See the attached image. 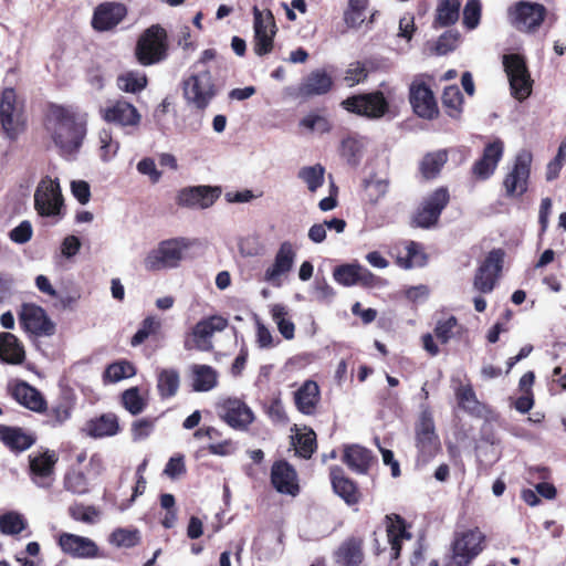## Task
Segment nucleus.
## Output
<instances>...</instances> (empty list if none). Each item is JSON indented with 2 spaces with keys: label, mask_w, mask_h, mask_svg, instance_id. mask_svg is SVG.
<instances>
[{
  "label": "nucleus",
  "mask_w": 566,
  "mask_h": 566,
  "mask_svg": "<svg viewBox=\"0 0 566 566\" xmlns=\"http://www.w3.org/2000/svg\"><path fill=\"white\" fill-rule=\"evenodd\" d=\"M43 124L46 129L54 132L53 142H83L87 130V115L75 107L49 102Z\"/></svg>",
  "instance_id": "obj_1"
},
{
  "label": "nucleus",
  "mask_w": 566,
  "mask_h": 566,
  "mask_svg": "<svg viewBox=\"0 0 566 566\" xmlns=\"http://www.w3.org/2000/svg\"><path fill=\"white\" fill-rule=\"evenodd\" d=\"M486 547V536L480 527L457 530L451 542V555L444 566H469Z\"/></svg>",
  "instance_id": "obj_2"
},
{
  "label": "nucleus",
  "mask_w": 566,
  "mask_h": 566,
  "mask_svg": "<svg viewBox=\"0 0 566 566\" xmlns=\"http://www.w3.org/2000/svg\"><path fill=\"white\" fill-rule=\"evenodd\" d=\"M169 42L167 31L159 24L147 28L138 38L135 57L143 66H150L168 57Z\"/></svg>",
  "instance_id": "obj_3"
},
{
  "label": "nucleus",
  "mask_w": 566,
  "mask_h": 566,
  "mask_svg": "<svg viewBox=\"0 0 566 566\" xmlns=\"http://www.w3.org/2000/svg\"><path fill=\"white\" fill-rule=\"evenodd\" d=\"M415 447L417 461L423 464L430 462L441 452V441L436 430L432 412L424 409L415 423Z\"/></svg>",
  "instance_id": "obj_4"
},
{
  "label": "nucleus",
  "mask_w": 566,
  "mask_h": 566,
  "mask_svg": "<svg viewBox=\"0 0 566 566\" xmlns=\"http://www.w3.org/2000/svg\"><path fill=\"white\" fill-rule=\"evenodd\" d=\"M533 155L527 149L520 150L511 169L503 178L504 196L510 199L522 198L528 190Z\"/></svg>",
  "instance_id": "obj_5"
},
{
  "label": "nucleus",
  "mask_w": 566,
  "mask_h": 566,
  "mask_svg": "<svg viewBox=\"0 0 566 566\" xmlns=\"http://www.w3.org/2000/svg\"><path fill=\"white\" fill-rule=\"evenodd\" d=\"M340 105L347 112L368 119L382 118L390 109L389 101L381 91L348 96Z\"/></svg>",
  "instance_id": "obj_6"
},
{
  "label": "nucleus",
  "mask_w": 566,
  "mask_h": 566,
  "mask_svg": "<svg viewBox=\"0 0 566 566\" xmlns=\"http://www.w3.org/2000/svg\"><path fill=\"white\" fill-rule=\"evenodd\" d=\"M17 93L13 87H6L0 94V125L10 140H15L27 129L23 109L17 107Z\"/></svg>",
  "instance_id": "obj_7"
},
{
  "label": "nucleus",
  "mask_w": 566,
  "mask_h": 566,
  "mask_svg": "<svg viewBox=\"0 0 566 566\" xmlns=\"http://www.w3.org/2000/svg\"><path fill=\"white\" fill-rule=\"evenodd\" d=\"M34 209L40 217H64V198L56 180L46 177L39 182L34 192Z\"/></svg>",
  "instance_id": "obj_8"
},
{
  "label": "nucleus",
  "mask_w": 566,
  "mask_h": 566,
  "mask_svg": "<svg viewBox=\"0 0 566 566\" xmlns=\"http://www.w3.org/2000/svg\"><path fill=\"white\" fill-rule=\"evenodd\" d=\"M464 332V326L454 315H443L436 321L433 333H426L421 336L422 348L430 357H436L441 353L438 345H447L451 339L460 337Z\"/></svg>",
  "instance_id": "obj_9"
},
{
  "label": "nucleus",
  "mask_w": 566,
  "mask_h": 566,
  "mask_svg": "<svg viewBox=\"0 0 566 566\" xmlns=\"http://www.w3.org/2000/svg\"><path fill=\"white\" fill-rule=\"evenodd\" d=\"M450 202V192L447 187H439L423 198L411 218L410 224L415 228L429 229L434 227L446 207Z\"/></svg>",
  "instance_id": "obj_10"
},
{
  "label": "nucleus",
  "mask_w": 566,
  "mask_h": 566,
  "mask_svg": "<svg viewBox=\"0 0 566 566\" xmlns=\"http://www.w3.org/2000/svg\"><path fill=\"white\" fill-rule=\"evenodd\" d=\"M217 93L218 88L208 71L191 74L182 82L185 99L199 111L206 109Z\"/></svg>",
  "instance_id": "obj_11"
},
{
  "label": "nucleus",
  "mask_w": 566,
  "mask_h": 566,
  "mask_svg": "<svg viewBox=\"0 0 566 566\" xmlns=\"http://www.w3.org/2000/svg\"><path fill=\"white\" fill-rule=\"evenodd\" d=\"M547 14L545 6L521 0L509 9L512 25L521 32L534 33L544 22Z\"/></svg>",
  "instance_id": "obj_12"
},
{
  "label": "nucleus",
  "mask_w": 566,
  "mask_h": 566,
  "mask_svg": "<svg viewBox=\"0 0 566 566\" xmlns=\"http://www.w3.org/2000/svg\"><path fill=\"white\" fill-rule=\"evenodd\" d=\"M504 258L505 251L501 248L493 249L486 254L473 277V286L476 291L489 294L494 290L503 270Z\"/></svg>",
  "instance_id": "obj_13"
},
{
  "label": "nucleus",
  "mask_w": 566,
  "mask_h": 566,
  "mask_svg": "<svg viewBox=\"0 0 566 566\" xmlns=\"http://www.w3.org/2000/svg\"><path fill=\"white\" fill-rule=\"evenodd\" d=\"M218 417L235 430H245L254 421L251 408L239 398H226L216 403Z\"/></svg>",
  "instance_id": "obj_14"
},
{
  "label": "nucleus",
  "mask_w": 566,
  "mask_h": 566,
  "mask_svg": "<svg viewBox=\"0 0 566 566\" xmlns=\"http://www.w3.org/2000/svg\"><path fill=\"white\" fill-rule=\"evenodd\" d=\"M19 323L25 332L35 336H52L55 333V324L45 311L32 303L22 304L19 312Z\"/></svg>",
  "instance_id": "obj_15"
},
{
  "label": "nucleus",
  "mask_w": 566,
  "mask_h": 566,
  "mask_svg": "<svg viewBox=\"0 0 566 566\" xmlns=\"http://www.w3.org/2000/svg\"><path fill=\"white\" fill-rule=\"evenodd\" d=\"M254 15V36H253V51L259 56H264L272 52L274 48L275 22L274 17L270 10L266 12V18H263L262 12L256 6L253 7Z\"/></svg>",
  "instance_id": "obj_16"
},
{
  "label": "nucleus",
  "mask_w": 566,
  "mask_h": 566,
  "mask_svg": "<svg viewBox=\"0 0 566 566\" xmlns=\"http://www.w3.org/2000/svg\"><path fill=\"white\" fill-rule=\"evenodd\" d=\"M270 482L273 489L280 494L295 497L301 492L297 471L284 459L273 462L270 472Z\"/></svg>",
  "instance_id": "obj_17"
},
{
  "label": "nucleus",
  "mask_w": 566,
  "mask_h": 566,
  "mask_svg": "<svg viewBox=\"0 0 566 566\" xmlns=\"http://www.w3.org/2000/svg\"><path fill=\"white\" fill-rule=\"evenodd\" d=\"M333 277L343 286L375 287L379 283V277L359 263L337 265L333 271Z\"/></svg>",
  "instance_id": "obj_18"
},
{
  "label": "nucleus",
  "mask_w": 566,
  "mask_h": 566,
  "mask_svg": "<svg viewBox=\"0 0 566 566\" xmlns=\"http://www.w3.org/2000/svg\"><path fill=\"white\" fill-rule=\"evenodd\" d=\"M409 101L413 112L421 118L433 119L439 115L433 92L424 82H413L410 85Z\"/></svg>",
  "instance_id": "obj_19"
},
{
  "label": "nucleus",
  "mask_w": 566,
  "mask_h": 566,
  "mask_svg": "<svg viewBox=\"0 0 566 566\" xmlns=\"http://www.w3.org/2000/svg\"><path fill=\"white\" fill-rule=\"evenodd\" d=\"M504 154L503 144H485L482 155L473 163L470 174L474 181L490 179Z\"/></svg>",
  "instance_id": "obj_20"
},
{
  "label": "nucleus",
  "mask_w": 566,
  "mask_h": 566,
  "mask_svg": "<svg viewBox=\"0 0 566 566\" xmlns=\"http://www.w3.org/2000/svg\"><path fill=\"white\" fill-rule=\"evenodd\" d=\"M127 15V8L119 2L98 4L92 17V28L98 32L114 30Z\"/></svg>",
  "instance_id": "obj_21"
},
{
  "label": "nucleus",
  "mask_w": 566,
  "mask_h": 566,
  "mask_svg": "<svg viewBox=\"0 0 566 566\" xmlns=\"http://www.w3.org/2000/svg\"><path fill=\"white\" fill-rule=\"evenodd\" d=\"M296 252L290 241L280 244L274 262L264 272V281L273 286H281V276L286 275L293 268Z\"/></svg>",
  "instance_id": "obj_22"
},
{
  "label": "nucleus",
  "mask_w": 566,
  "mask_h": 566,
  "mask_svg": "<svg viewBox=\"0 0 566 566\" xmlns=\"http://www.w3.org/2000/svg\"><path fill=\"white\" fill-rule=\"evenodd\" d=\"M329 480L334 493L348 506H355L360 503L363 500V493L358 484L345 474L343 468L338 465L331 467Z\"/></svg>",
  "instance_id": "obj_23"
},
{
  "label": "nucleus",
  "mask_w": 566,
  "mask_h": 566,
  "mask_svg": "<svg viewBox=\"0 0 566 566\" xmlns=\"http://www.w3.org/2000/svg\"><path fill=\"white\" fill-rule=\"evenodd\" d=\"M99 114L105 122L120 126H136L140 122L137 108L125 99L107 103L99 108Z\"/></svg>",
  "instance_id": "obj_24"
},
{
  "label": "nucleus",
  "mask_w": 566,
  "mask_h": 566,
  "mask_svg": "<svg viewBox=\"0 0 566 566\" xmlns=\"http://www.w3.org/2000/svg\"><path fill=\"white\" fill-rule=\"evenodd\" d=\"M221 188L211 186H196L184 188L177 196V203L189 208H208L220 197Z\"/></svg>",
  "instance_id": "obj_25"
},
{
  "label": "nucleus",
  "mask_w": 566,
  "mask_h": 566,
  "mask_svg": "<svg viewBox=\"0 0 566 566\" xmlns=\"http://www.w3.org/2000/svg\"><path fill=\"white\" fill-rule=\"evenodd\" d=\"M30 458V475L33 482L41 486L49 489L54 481V470L57 462L56 454L52 451H45Z\"/></svg>",
  "instance_id": "obj_26"
},
{
  "label": "nucleus",
  "mask_w": 566,
  "mask_h": 566,
  "mask_svg": "<svg viewBox=\"0 0 566 566\" xmlns=\"http://www.w3.org/2000/svg\"><path fill=\"white\" fill-rule=\"evenodd\" d=\"M57 544L62 552L73 558H95L98 556V546L88 537L72 533H62Z\"/></svg>",
  "instance_id": "obj_27"
},
{
  "label": "nucleus",
  "mask_w": 566,
  "mask_h": 566,
  "mask_svg": "<svg viewBox=\"0 0 566 566\" xmlns=\"http://www.w3.org/2000/svg\"><path fill=\"white\" fill-rule=\"evenodd\" d=\"M229 325L228 318L214 314L200 319L192 327V336L197 348L202 350L211 349L212 345L210 338L216 332L224 331Z\"/></svg>",
  "instance_id": "obj_28"
},
{
  "label": "nucleus",
  "mask_w": 566,
  "mask_h": 566,
  "mask_svg": "<svg viewBox=\"0 0 566 566\" xmlns=\"http://www.w3.org/2000/svg\"><path fill=\"white\" fill-rule=\"evenodd\" d=\"M334 81L324 69L313 70L300 84L298 95L308 98L327 94L333 87Z\"/></svg>",
  "instance_id": "obj_29"
},
{
  "label": "nucleus",
  "mask_w": 566,
  "mask_h": 566,
  "mask_svg": "<svg viewBox=\"0 0 566 566\" xmlns=\"http://www.w3.org/2000/svg\"><path fill=\"white\" fill-rule=\"evenodd\" d=\"M385 526L387 532L388 542L391 546L392 558L400 556L402 542L411 538V533L407 530L406 520L396 513L387 514L385 516Z\"/></svg>",
  "instance_id": "obj_30"
},
{
  "label": "nucleus",
  "mask_w": 566,
  "mask_h": 566,
  "mask_svg": "<svg viewBox=\"0 0 566 566\" xmlns=\"http://www.w3.org/2000/svg\"><path fill=\"white\" fill-rule=\"evenodd\" d=\"M190 247L185 238H175L163 241L156 251V260L164 268H176L184 258V251Z\"/></svg>",
  "instance_id": "obj_31"
},
{
  "label": "nucleus",
  "mask_w": 566,
  "mask_h": 566,
  "mask_svg": "<svg viewBox=\"0 0 566 566\" xmlns=\"http://www.w3.org/2000/svg\"><path fill=\"white\" fill-rule=\"evenodd\" d=\"M364 538L347 537L335 552V562L339 566H364Z\"/></svg>",
  "instance_id": "obj_32"
},
{
  "label": "nucleus",
  "mask_w": 566,
  "mask_h": 566,
  "mask_svg": "<svg viewBox=\"0 0 566 566\" xmlns=\"http://www.w3.org/2000/svg\"><path fill=\"white\" fill-rule=\"evenodd\" d=\"M83 431L94 439L116 436L120 431L118 417L113 412L102 413L87 420Z\"/></svg>",
  "instance_id": "obj_33"
},
{
  "label": "nucleus",
  "mask_w": 566,
  "mask_h": 566,
  "mask_svg": "<svg viewBox=\"0 0 566 566\" xmlns=\"http://www.w3.org/2000/svg\"><path fill=\"white\" fill-rule=\"evenodd\" d=\"M294 399L295 406L300 412L306 416L314 415L321 400V391L317 382L311 379L304 381L295 391Z\"/></svg>",
  "instance_id": "obj_34"
},
{
  "label": "nucleus",
  "mask_w": 566,
  "mask_h": 566,
  "mask_svg": "<svg viewBox=\"0 0 566 566\" xmlns=\"http://www.w3.org/2000/svg\"><path fill=\"white\" fill-rule=\"evenodd\" d=\"M11 396L32 411L42 412L46 409V401L41 392L25 381L17 382L11 389Z\"/></svg>",
  "instance_id": "obj_35"
},
{
  "label": "nucleus",
  "mask_w": 566,
  "mask_h": 566,
  "mask_svg": "<svg viewBox=\"0 0 566 566\" xmlns=\"http://www.w3.org/2000/svg\"><path fill=\"white\" fill-rule=\"evenodd\" d=\"M0 441L13 452H22L35 442V439L20 427L0 424Z\"/></svg>",
  "instance_id": "obj_36"
},
{
  "label": "nucleus",
  "mask_w": 566,
  "mask_h": 566,
  "mask_svg": "<svg viewBox=\"0 0 566 566\" xmlns=\"http://www.w3.org/2000/svg\"><path fill=\"white\" fill-rule=\"evenodd\" d=\"M373 460L371 452L358 444L347 446L344 449L342 461L354 472L366 474Z\"/></svg>",
  "instance_id": "obj_37"
},
{
  "label": "nucleus",
  "mask_w": 566,
  "mask_h": 566,
  "mask_svg": "<svg viewBox=\"0 0 566 566\" xmlns=\"http://www.w3.org/2000/svg\"><path fill=\"white\" fill-rule=\"evenodd\" d=\"M462 0H438L432 27L448 28L455 24L460 17Z\"/></svg>",
  "instance_id": "obj_38"
},
{
  "label": "nucleus",
  "mask_w": 566,
  "mask_h": 566,
  "mask_svg": "<svg viewBox=\"0 0 566 566\" xmlns=\"http://www.w3.org/2000/svg\"><path fill=\"white\" fill-rule=\"evenodd\" d=\"M25 352L18 337L11 333H0V359L7 364L23 363Z\"/></svg>",
  "instance_id": "obj_39"
},
{
  "label": "nucleus",
  "mask_w": 566,
  "mask_h": 566,
  "mask_svg": "<svg viewBox=\"0 0 566 566\" xmlns=\"http://www.w3.org/2000/svg\"><path fill=\"white\" fill-rule=\"evenodd\" d=\"M192 389L198 392L209 391L218 384V373L209 365L191 367Z\"/></svg>",
  "instance_id": "obj_40"
},
{
  "label": "nucleus",
  "mask_w": 566,
  "mask_h": 566,
  "mask_svg": "<svg viewBox=\"0 0 566 566\" xmlns=\"http://www.w3.org/2000/svg\"><path fill=\"white\" fill-rule=\"evenodd\" d=\"M301 130L322 135L331 132L333 125L324 111L316 109L307 113L298 123Z\"/></svg>",
  "instance_id": "obj_41"
},
{
  "label": "nucleus",
  "mask_w": 566,
  "mask_h": 566,
  "mask_svg": "<svg viewBox=\"0 0 566 566\" xmlns=\"http://www.w3.org/2000/svg\"><path fill=\"white\" fill-rule=\"evenodd\" d=\"M136 375V367L126 359H119L108 364L103 373L104 384H115Z\"/></svg>",
  "instance_id": "obj_42"
},
{
  "label": "nucleus",
  "mask_w": 566,
  "mask_h": 566,
  "mask_svg": "<svg viewBox=\"0 0 566 566\" xmlns=\"http://www.w3.org/2000/svg\"><path fill=\"white\" fill-rule=\"evenodd\" d=\"M180 385V377L177 369H161L157 378V391L160 398L169 399L174 397Z\"/></svg>",
  "instance_id": "obj_43"
},
{
  "label": "nucleus",
  "mask_w": 566,
  "mask_h": 566,
  "mask_svg": "<svg viewBox=\"0 0 566 566\" xmlns=\"http://www.w3.org/2000/svg\"><path fill=\"white\" fill-rule=\"evenodd\" d=\"M463 95L457 85L447 86L442 93V106L448 116L459 119L462 114Z\"/></svg>",
  "instance_id": "obj_44"
},
{
  "label": "nucleus",
  "mask_w": 566,
  "mask_h": 566,
  "mask_svg": "<svg viewBox=\"0 0 566 566\" xmlns=\"http://www.w3.org/2000/svg\"><path fill=\"white\" fill-rule=\"evenodd\" d=\"M295 453L305 460L312 458L317 449L316 433L311 428H305L303 432L296 433L293 441Z\"/></svg>",
  "instance_id": "obj_45"
},
{
  "label": "nucleus",
  "mask_w": 566,
  "mask_h": 566,
  "mask_svg": "<svg viewBox=\"0 0 566 566\" xmlns=\"http://www.w3.org/2000/svg\"><path fill=\"white\" fill-rule=\"evenodd\" d=\"M63 485L66 491L77 495L86 494L90 491L88 479L86 474L82 470L74 467L70 468L65 472Z\"/></svg>",
  "instance_id": "obj_46"
},
{
  "label": "nucleus",
  "mask_w": 566,
  "mask_h": 566,
  "mask_svg": "<svg viewBox=\"0 0 566 566\" xmlns=\"http://www.w3.org/2000/svg\"><path fill=\"white\" fill-rule=\"evenodd\" d=\"M396 263L405 270L423 266L427 263V255L419 243L409 241L406 245V254L397 256Z\"/></svg>",
  "instance_id": "obj_47"
},
{
  "label": "nucleus",
  "mask_w": 566,
  "mask_h": 566,
  "mask_svg": "<svg viewBox=\"0 0 566 566\" xmlns=\"http://www.w3.org/2000/svg\"><path fill=\"white\" fill-rule=\"evenodd\" d=\"M271 315L275 322L280 334L287 340H291L295 336V325L287 317V307L283 304H274L271 308Z\"/></svg>",
  "instance_id": "obj_48"
},
{
  "label": "nucleus",
  "mask_w": 566,
  "mask_h": 566,
  "mask_svg": "<svg viewBox=\"0 0 566 566\" xmlns=\"http://www.w3.org/2000/svg\"><path fill=\"white\" fill-rule=\"evenodd\" d=\"M147 83L146 74L137 71H128L117 77V86L126 93H139L147 86Z\"/></svg>",
  "instance_id": "obj_49"
},
{
  "label": "nucleus",
  "mask_w": 566,
  "mask_h": 566,
  "mask_svg": "<svg viewBox=\"0 0 566 566\" xmlns=\"http://www.w3.org/2000/svg\"><path fill=\"white\" fill-rule=\"evenodd\" d=\"M73 410V405L66 398H62L57 400L52 407L48 410L46 413V424L52 428H56L62 426L65 421L71 418Z\"/></svg>",
  "instance_id": "obj_50"
},
{
  "label": "nucleus",
  "mask_w": 566,
  "mask_h": 566,
  "mask_svg": "<svg viewBox=\"0 0 566 566\" xmlns=\"http://www.w3.org/2000/svg\"><path fill=\"white\" fill-rule=\"evenodd\" d=\"M448 154L446 150L427 154L421 161V172L424 178L432 179L438 176L444 164L447 163Z\"/></svg>",
  "instance_id": "obj_51"
},
{
  "label": "nucleus",
  "mask_w": 566,
  "mask_h": 566,
  "mask_svg": "<svg viewBox=\"0 0 566 566\" xmlns=\"http://www.w3.org/2000/svg\"><path fill=\"white\" fill-rule=\"evenodd\" d=\"M459 408L473 415L479 408V400L471 384H460L454 390Z\"/></svg>",
  "instance_id": "obj_52"
},
{
  "label": "nucleus",
  "mask_w": 566,
  "mask_h": 566,
  "mask_svg": "<svg viewBox=\"0 0 566 566\" xmlns=\"http://www.w3.org/2000/svg\"><path fill=\"white\" fill-rule=\"evenodd\" d=\"M120 403L133 416L142 413L147 406L137 386L130 387L122 392Z\"/></svg>",
  "instance_id": "obj_53"
},
{
  "label": "nucleus",
  "mask_w": 566,
  "mask_h": 566,
  "mask_svg": "<svg viewBox=\"0 0 566 566\" xmlns=\"http://www.w3.org/2000/svg\"><path fill=\"white\" fill-rule=\"evenodd\" d=\"M27 526V520L18 512H8L0 517V531L2 534L18 535L24 531Z\"/></svg>",
  "instance_id": "obj_54"
},
{
  "label": "nucleus",
  "mask_w": 566,
  "mask_h": 566,
  "mask_svg": "<svg viewBox=\"0 0 566 566\" xmlns=\"http://www.w3.org/2000/svg\"><path fill=\"white\" fill-rule=\"evenodd\" d=\"M364 197L371 203L376 205L388 191L389 182L384 179H375L370 177L364 180Z\"/></svg>",
  "instance_id": "obj_55"
},
{
  "label": "nucleus",
  "mask_w": 566,
  "mask_h": 566,
  "mask_svg": "<svg viewBox=\"0 0 566 566\" xmlns=\"http://www.w3.org/2000/svg\"><path fill=\"white\" fill-rule=\"evenodd\" d=\"M368 7V0H348V7L344 12V21L349 28L359 27L364 22V12Z\"/></svg>",
  "instance_id": "obj_56"
},
{
  "label": "nucleus",
  "mask_w": 566,
  "mask_h": 566,
  "mask_svg": "<svg viewBox=\"0 0 566 566\" xmlns=\"http://www.w3.org/2000/svg\"><path fill=\"white\" fill-rule=\"evenodd\" d=\"M324 167L319 164L315 166L303 167L298 171V178H301L306 185L310 191H316L324 182Z\"/></svg>",
  "instance_id": "obj_57"
},
{
  "label": "nucleus",
  "mask_w": 566,
  "mask_h": 566,
  "mask_svg": "<svg viewBox=\"0 0 566 566\" xmlns=\"http://www.w3.org/2000/svg\"><path fill=\"white\" fill-rule=\"evenodd\" d=\"M160 328V322L155 316H147L140 324L138 331L130 339V345L136 347L143 344L150 335L156 334Z\"/></svg>",
  "instance_id": "obj_58"
},
{
  "label": "nucleus",
  "mask_w": 566,
  "mask_h": 566,
  "mask_svg": "<svg viewBox=\"0 0 566 566\" xmlns=\"http://www.w3.org/2000/svg\"><path fill=\"white\" fill-rule=\"evenodd\" d=\"M482 4L480 0H468L463 9L462 23L467 30H474L480 24Z\"/></svg>",
  "instance_id": "obj_59"
},
{
  "label": "nucleus",
  "mask_w": 566,
  "mask_h": 566,
  "mask_svg": "<svg viewBox=\"0 0 566 566\" xmlns=\"http://www.w3.org/2000/svg\"><path fill=\"white\" fill-rule=\"evenodd\" d=\"M69 515L78 522L86 524L95 523V520L99 515V511L93 505H84L82 503H75L69 507Z\"/></svg>",
  "instance_id": "obj_60"
},
{
  "label": "nucleus",
  "mask_w": 566,
  "mask_h": 566,
  "mask_svg": "<svg viewBox=\"0 0 566 566\" xmlns=\"http://www.w3.org/2000/svg\"><path fill=\"white\" fill-rule=\"evenodd\" d=\"M509 81H510L512 95L515 98L523 101L531 95L533 81L531 80V75H530L528 71L526 73H524L523 75L515 76Z\"/></svg>",
  "instance_id": "obj_61"
},
{
  "label": "nucleus",
  "mask_w": 566,
  "mask_h": 566,
  "mask_svg": "<svg viewBox=\"0 0 566 566\" xmlns=\"http://www.w3.org/2000/svg\"><path fill=\"white\" fill-rule=\"evenodd\" d=\"M503 65H504V70L507 74V77L509 80L515 77V76H518V75H523L524 73H526L528 70H527V66H526V62H525V59L520 55V54H506L503 56Z\"/></svg>",
  "instance_id": "obj_62"
},
{
  "label": "nucleus",
  "mask_w": 566,
  "mask_h": 566,
  "mask_svg": "<svg viewBox=\"0 0 566 566\" xmlns=\"http://www.w3.org/2000/svg\"><path fill=\"white\" fill-rule=\"evenodd\" d=\"M460 33L455 30L443 32L436 42V52L439 55H446L458 46Z\"/></svg>",
  "instance_id": "obj_63"
},
{
  "label": "nucleus",
  "mask_w": 566,
  "mask_h": 566,
  "mask_svg": "<svg viewBox=\"0 0 566 566\" xmlns=\"http://www.w3.org/2000/svg\"><path fill=\"white\" fill-rule=\"evenodd\" d=\"M111 542L118 547H134L138 544V531L116 528L111 535Z\"/></svg>",
  "instance_id": "obj_64"
}]
</instances>
